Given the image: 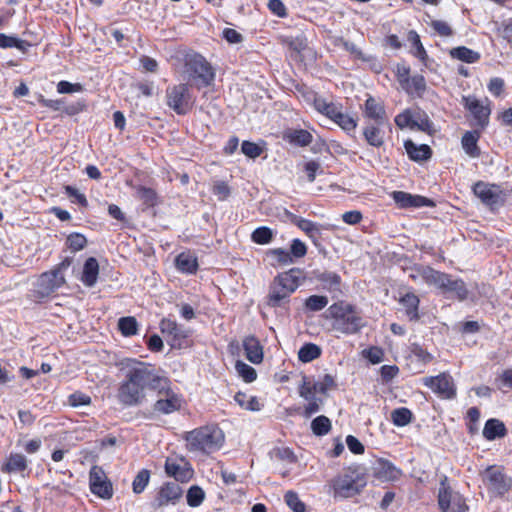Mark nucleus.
<instances>
[{
	"mask_svg": "<svg viewBox=\"0 0 512 512\" xmlns=\"http://www.w3.org/2000/svg\"><path fill=\"white\" fill-rule=\"evenodd\" d=\"M160 330L164 335L171 337L173 341H181L188 337V330L170 319H163L160 322Z\"/></svg>",
	"mask_w": 512,
	"mask_h": 512,
	"instance_id": "393cba45",
	"label": "nucleus"
},
{
	"mask_svg": "<svg viewBox=\"0 0 512 512\" xmlns=\"http://www.w3.org/2000/svg\"><path fill=\"white\" fill-rule=\"evenodd\" d=\"M150 480V472L146 469H143L138 472V474L135 476L132 487L133 492L136 494H140L144 491L146 486L148 485Z\"/></svg>",
	"mask_w": 512,
	"mask_h": 512,
	"instance_id": "49530a36",
	"label": "nucleus"
},
{
	"mask_svg": "<svg viewBox=\"0 0 512 512\" xmlns=\"http://www.w3.org/2000/svg\"><path fill=\"white\" fill-rule=\"evenodd\" d=\"M243 348L247 359L254 363L259 364L263 360V349L260 342L254 336H248L243 340Z\"/></svg>",
	"mask_w": 512,
	"mask_h": 512,
	"instance_id": "5701e85b",
	"label": "nucleus"
},
{
	"mask_svg": "<svg viewBox=\"0 0 512 512\" xmlns=\"http://www.w3.org/2000/svg\"><path fill=\"white\" fill-rule=\"evenodd\" d=\"M431 27L443 37H448L452 35V29L449 24L442 20H433L431 21Z\"/></svg>",
	"mask_w": 512,
	"mask_h": 512,
	"instance_id": "338daca9",
	"label": "nucleus"
},
{
	"mask_svg": "<svg viewBox=\"0 0 512 512\" xmlns=\"http://www.w3.org/2000/svg\"><path fill=\"white\" fill-rule=\"evenodd\" d=\"M186 497L190 507H198L203 502L205 494L199 486H191Z\"/></svg>",
	"mask_w": 512,
	"mask_h": 512,
	"instance_id": "3c124183",
	"label": "nucleus"
},
{
	"mask_svg": "<svg viewBox=\"0 0 512 512\" xmlns=\"http://www.w3.org/2000/svg\"><path fill=\"white\" fill-rule=\"evenodd\" d=\"M290 142L300 146H307L312 142V135L303 129L293 130L288 134Z\"/></svg>",
	"mask_w": 512,
	"mask_h": 512,
	"instance_id": "c03bdc74",
	"label": "nucleus"
},
{
	"mask_svg": "<svg viewBox=\"0 0 512 512\" xmlns=\"http://www.w3.org/2000/svg\"><path fill=\"white\" fill-rule=\"evenodd\" d=\"M234 400L241 408L245 410L259 411L261 409V404L255 396H250L243 392H238L234 396Z\"/></svg>",
	"mask_w": 512,
	"mask_h": 512,
	"instance_id": "e433bc0d",
	"label": "nucleus"
},
{
	"mask_svg": "<svg viewBox=\"0 0 512 512\" xmlns=\"http://www.w3.org/2000/svg\"><path fill=\"white\" fill-rule=\"evenodd\" d=\"M152 391L156 392L157 397L154 412L167 415L181 408L182 398L171 388V381L167 377L158 374Z\"/></svg>",
	"mask_w": 512,
	"mask_h": 512,
	"instance_id": "423d86ee",
	"label": "nucleus"
},
{
	"mask_svg": "<svg viewBox=\"0 0 512 512\" xmlns=\"http://www.w3.org/2000/svg\"><path fill=\"white\" fill-rule=\"evenodd\" d=\"M118 328L124 336H132L137 333L138 323L134 317H122L118 321Z\"/></svg>",
	"mask_w": 512,
	"mask_h": 512,
	"instance_id": "79ce46f5",
	"label": "nucleus"
},
{
	"mask_svg": "<svg viewBox=\"0 0 512 512\" xmlns=\"http://www.w3.org/2000/svg\"><path fill=\"white\" fill-rule=\"evenodd\" d=\"M176 268L187 274H193L197 271L198 262L197 258L188 252L180 253L175 259Z\"/></svg>",
	"mask_w": 512,
	"mask_h": 512,
	"instance_id": "cd10ccee",
	"label": "nucleus"
},
{
	"mask_svg": "<svg viewBox=\"0 0 512 512\" xmlns=\"http://www.w3.org/2000/svg\"><path fill=\"white\" fill-rule=\"evenodd\" d=\"M431 129H432V123L429 120L428 115L421 110H414L412 130H420L423 132H430Z\"/></svg>",
	"mask_w": 512,
	"mask_h": 512,
	"instance_id": "58836bf2",
	"label": "nucleus"
},
{
	"mask_svg": "<svg viewBox=\"0 0 512 512\" xmlns=\"http://www.w3.org/2000/svg\"><path fill=\"white\" fill-rule=\"evenodd\" d=\"M391 196L399 208L433 206L430 199L404 191H394Z\"/></svg>",
	"mask_w": 512,
	"mask_h": 512,
	"instance_id": "6ab92c4d",
	"label": "nucleus"
},
{
	"mask_svg": "<svg viewBox=\"0 0 512 512\" xmlns=\"http://www.w3.org/2000/svg\"><path fill=\"white\" fill-rule=\"evenodd\" d=\"M450 56L466 63H475L480 59V54L465 46H459L450 50Z\"/></svg>",
	"mask_w": 512,
	"mask_h": 512,
	"instance_id": "f704fd0d",
	"label": "nucleus"
},
{
	"mask_svg": "<svg viewBox=\"0 0 512 512\" xmlns=\"http://www.w3.org/2000/svg\"><path fill=\"white\" fill-rule=\"evenodd\" d=\"M0 47L1 48H17L19 50H25L26 42L14 36H7L0 34Z\"/></svg>",
	"mask_w": 512,
	"mask_h": 512,
	"instance_id": "603ef678",
	"label": "nucleus"
},
{
	"mask_svg": "<svg viewBox=\"0 0 512 512\" xmlns=\"http://www.w3.org/2000/svg\"><path fill=\"white\" fill-rule=\"evenodd\" d=\"M286 504L294 512H305V504L300 500L298 494L292 490H289L284 495Z\"/></svg>",
	"mask_w": 512,
	"mask_h": 512,
	"instance_id": "8fccbe9b",
	"label": "nucleus"
},
{
	"mask_svg": "<svg viewBox=\"0 0 512 512\" xmlns=\"http://www.w3.org/2000/svg\"><path fill=\"white\" fill-rule=\"evenodd\" d=\"M311 430L317 436H324L331 430V421L328 417L321 415L311 422Z\"/></svg>",
	"mask_w": 512,
	"mask_h": 512,
	"instance_id": "ea45409f",
	"label": "nucleus"
},
{
	"mask_svg": "<svg viewBox=\"0 0 512 512\" xmlns=\"http://www.w3.org/2000/svg\"><path fill=\"white\" fill-rule=\"evenodd\" d=\"M403 89L409 94L422 95L426 90V81L422 75H414L404 84Z\"/></svg>",
	"mask_w": 512,
	"mask_h": 512,
	"instance_id": "4c0bfd02",
	"label": "nucleus"
},
{
	"mask_svg": "<svg viewBox=\"0 0 512 512\" xmlns=\"http://www.w3.org/2000/svg\"><path fill=\"white\" fill-rule=\"evenodd\" d=\"M182 494L183 491L177 483H165L159 488L152 506L155 509H162L169 505H176L180 501Z\"/></svg>",
	"mask_w": 512,
	"mask_h": 512,
	"instance_id": "2eb2a0df",
	"label": "nucleus"
},
{
	"mask_svg": "<svg viewBox=\"0 0 512 512\" xmlns=\"http://www.w3.org/2000/svg\"><path fill=\"white\" fill-rule=\"evenodd\" d=\"M126 378L119 385L117 399L125 407L141 405L146 399V389L153 390L158 374L150 364L128 360Z\"/></svg>",
	"mask_w": 512,
	"mask_h": 512,
	"instance_id": "f257e3e1",
	"label": "nucleus"
},
{
	"mask_svg": "<svg viewBox=\"0 0 512 512\" xmlns=\"http://www.w3.org/2000/svg\"><path fill=\"white\" fill-rule=\"evenodd\" d=\"M68 402L75 408L89 406L91 404V397L81 391H76L69 396Z\"/></svg>",
	"mask_w": 512,
	"mask_h": 512,
	"instance_id": "13d9d810",
	"label": "nucleus"
},
{
	"mask_svg": "<svg viewBox=\"0 0 512 512\" xmlns=\"http://www.w3.org/2000/svg\"><path fill=\"white\" fill-rule=\"evenodd\" d=\"M269 255H271L280 264L288 265L293 263V258L290 252L287 251L286 249H273L269 252Z\"/></svg>",
	"mask_w": 512,
	"mask_h": 512,
	"instance_id": "e2e57ef3",
	"label": "nucleus"
},
{
	"mask_svg": "<svg viewBox=\"0 0 512 512\" xmlns=\"http://www.w3.org/2000/svg\"><path fill=\"white\" fill-rule=\"evenodd\" d=\"M82 85L79 83H70L68 81H60L57 84V92L60 94H71L82 91Z\"/></svg>",
	"mask_w": 512,
	"mask_h": 512,
	"instance_id": "0e129e2a",
	"label": "nucleus"
},
{
	"mask_svg": "<svg viewBox=\"0 0 512 512\" xmlns=\"http://www.w3.org/2000/svg\"><path fill=\"white\" fill-rule=\"evenodd\" d=\"M186 72L199 87L207 86L214 78V73L207 61L200 55H194L186 61Z\"/></svg>",
	"mask_w": 512,
	"mask_h": 512,
	"instance_id": "6e6552de",
	"label": "nucleus"
},
{
	"mask_svg": "<svg viewBox=\"0 0 512 512\" xmlns=\"http://www.w3.org/2000/svg\"><path fill=\"white\" fill-rule=\"evenodd\" d=\"M390 129V123H367L363 129V136L366 142L373 147L379 148L385 142V129Z\"/></svg>",
	"mask_w": 512,
	"mask_h": 512,
	"instance_id": "aec40b11",
	"label": "nucleus"
},
{
	"mask_svg": "<svg viewBox=\"0 0 512 512\" xmlns=\"http://www.w3.org/2000/svg\"><path fill=\"white\" fill-rule=\"evenodd\" d=\"M324 317L331 320L332 330L347 335L359 332L365 325L355 307L344 301L329 306Z\"/></svg>",
	"mask_w": 512,
	"mask_h": 512,
	"instance_id": "7ed1b4c3",
	"label": "nucleus"
},
{
	"mask_svg": "<svg viewBox=\"0 0 512 512\" xmlns=\"http://www.w3.org/2000/svg\"><path fill=\"white\" fill-rule=\"evenodd\" d=\"M320 355L321 348L314 343H306L298 351V358L303 363H309Z\"/></svg>",
	"mask_w": 512,
	"mask_h": 512,
	"instance_id": "c9c22d12",
	"label": "nucleus"
},
{
	"mask_svg": "<svg viewBox=\"0 0 512 512\" xmlns=\"http://www.w3.org/2000/svg\"><path fill=\"white\" fill-rule=\"evenodd\" d=\"M27 466L28 461L24 455L19 453H11L1 470L6 473H16L24 471Z\"/></svg>",
	"mask_w": 512,
	"mask_h": 512,
	"instance_id": "c756f323",
	"label": "nucleus"
},
{
	"mask_svg": "<svg viewBox=\"0 0 512 512\" xmlns=\"http://www.w3.org/2000/svg\"><path fill=\"white\" fill-rule=\"evenodd\" d=\"M167 105L177 114H186L192 107L193 100L186 84H179L167 88Z\"/></svg>",
	"mask_w": 512,
	"mask_h": 512,
	"instance_id": "1a4fd4ad",
	"label": "nucleus"
},
{
	"mask_svg": "<svg viewBox=\"0 0 512 512\" xmlns=\"http://www.w3.org/2000/svg\"><path fill=\"white\" fill-rule=\"evenodd\" d=\"M89 486L93 494L102 499H110L113 496L111 482L107 479L105 472L99 466H93L89 473Z\"/></svg>",
	"mask_w": 512,
	"mask_h": 512,
	"instance_id": "4468645a",
	"label": "nucleus"
},
{
	"mask_svg": "<svg viewBox=\"0 0 512 512\" xmlns=\"http://www.w3.org/2000/svg\"><path fill=\"white\" fill-rule=\"evenodd\" d=\"M363 115L369 120L368 123H389L384 105L372 96H369L365 101Z\"/></svg>",
	"mask_w": 512,
	"mask_h": 512,
	"instance_id": "a211bd4d",
	"label": "nucleus"
},
{
	"mask_svg": "<svg viewBox=\"0 0 512 512\" xmlns=\"http://www.w3.org/2000/svg\"><path fill=\"white\" fill-rule=\"evenodd\" d=\"M475 196L490 209L499 207L503 201V192L498 185L478 181L473 186Z\"/></svg>",
	"mask_w": 512,
	"mask_h": 512,
	"instance_id": "9d476101",
	"label": "nucleus"
},
{
	"mask_svg": "<svg viewBox=\"0 0 512 512\" xmlns=\"http://www.w3.org/2000/svg\"><path fill=\"white\" fill-rule=\"evenodd\" d=\"M98 275V261L94 257H89L84 263L80 280L86 287H93L97 283Z\"/></svg>",
	"mask_w": 512,
	"mask_h": 512,
	"instance_id": "4be33fe9",
	"label": "nucleus"
},
{
	"mask_svg": "<svg viewBox=\"0 0 512 512\" xmlns=\"http://www.w3.org/2000/svg\"><path fill=\"white\" fill-rule=\"evenodd\" d=\"M335 123L338 124L347 133L354 131L357 127V120L343 112L338 115Z\"/></svg>",
	"mask_w": 512,
	"mask_h": 512,
	"instance_id": "6e6d98bb",
	"label": "nucleus"
},
{
	"mask_svg": "<svg viewBox=\"0 0 512 512\" xmlns=\"http://www.w3.org/2000/svg\"><path fill=\"white\" fill-rule=\"evenodd\" d=\"M311 385L315 386V389L318 391V393L325 394L329 389L335 386V381L331 375L326 374L319 381H314L311 379Z\"/></svg>",
	"mask_w": 512,
	"mask_h": 512,
	"instance_id": "bf43d9fd",
	"label": "nucleus"
},
{
	"mask_svg": "<svg viewBox=\"0 0 512 512\" xmlns=\"http://www.w3.org/2000/svg\"><path fill=\"white\" fill-rule=\"evenodd\" d=\"M505 434V425L498 419L488 420L483 429V436L487 440H494L496 438L504 437Z\"/></svg>",
	"mask_w": 512,
	"mask_h": 512,
	"instance_id": "72a5a7b5",
	"label": "nucleus"
},
{
	"mask_svg": "<svg viewBox=\"0 0 512 512\" xmlns=\"http://www.w3.org/2000/svg\"><path fill=\"white\" fill-rule=\"evenodd\" d=\"M479 137L480 134L476 130L468 131L462 136V147L470 157L476 158L480 155V150L477 145Z\"/></svg>",
	"mask_w": 512,
	"mask_h": 512,
	"instance_id": "2f4dec72",
	"label": "nucleus"
},
{
	"mask_svg": "<svg viewBox=\"0 0 512 512\" xmlns=\"http://www.w3.org/2000/svg\"><path fill=\"white\" fill-rule=\"evenodd\" d=\"M485 102L478 100L474 96H464L462 99L463 106L473 116V125L481 129L487 126L491 113L489 101L486 99Z\"/></svg>",
	"mask_w": 512,
	"mask_h": 512,
	"instance_id": "9b49d317",
	"label": "nucleus"
},
{
	"mask_svg": "<svg viewBox=\"0 0 512 512\" xmlns=\"http://www.w3.org/2000/svg\"><path fill=\"white\" fill-rule=\"evenodd\" d=\"M235 369L239 376L242 377L245 382L250 383L257 378V373L255 369L242 361L236 362Z\"/></svg>",
	"mask_w": 512,
	"mask_h": 512,
	"instance_id": "a18cd8bd",
	"label": "nucleus"
},
{
	"mask_svg": "<svg viewBox=\"0 0 512 512\" xmlns=\"http://www.w3.org/2000/svg\"><path fill=\"white\" fill-rule=\"evenodd\" d=\"M87 243L86 238L79 233H73L68 236L67 238V245L70 249L73 251H80L82 250Z\"/></svg>",
	"mask_w": 512,
	"mask_h": 512,
	"instance_id": "680f3d73",
	"label": "nucleus"
},
{
	"mask_svg": "<svg viewBox=\"0 0 512 512\" xmlns=\"http://www.w3.org/2000/svg\"><path fill=\"white\" fill-rule=\"evenodd\" d=\"M307 253V247L304 242L299 239H294L291 244L290 254L293 257L301 258Z\"/></svg>",
	"mask_w": 512,
	"mask_h": 512,
	"instance_id": "774afa93",
	"label": "nucleus"
},
{
	"mask_svg": "<svg viewBox=\"0 0 512 512\" xmlns=\"http://www.w3.org/2000/svg\"><path fill=\"white\" fill-rule=\"evenodd\" d=\"M69 259L63 260L53 269L42 273L34 283L33 294L37 299L50 297L66 283L65 271L70 266Z\"/></svg>",
	"mask_w": 512,
	"mask_h": 512,
	"instance_id": "39448f33",
	"label": "nucleus"
},
{
	"mask_svg": "<svg viewBox=\"0 0 512 512\" xmlns=\"http://www.w3.org/2000/svg\"><path fill=\"white\" fill-rule=\"evenodd\" d=\"M273 233L270 228L266 226L259 227L252 233V240L257 244H268L271 242Z\"/></svg>",
	"mask_w": 512,
	"mask_h": 512,
	"instance_id": "09e8293b",
	"label": "nucleus"
},
{
	"mask_svg": "<svg viewBox=\"0 0 512 512\" xmlns=\"http://www.w3.org/2000/svg\"><path fill=\"white\" fill-rule=\"evenodd\" d=\"M414 110L406 109L395 117V124L400 128L412 130Z\"/></svg>",
	"mask_w": 512,
	"mask_h": 512,
	"instance_id": "864d4df0",
	"label": "nucleus"
},
{
	"mask_svg": "<svg viewBox=\"0 0 512 512\" xmlns=\"http://www.w3.org/2000/svg\"><path fill=\"white\" fill-rule=\"evenodd\" d=\"M419 298L414 293H406L400 298V304L405 309V314L411 321L418 320Z\"/></svg>",
	"mask_w": 512,
	"mask_h": 512,
	"instance_id": "7c9ffc66",
	"label": "nucleus"
},
{
	"mask_svg": "<svg viewBox=\"0 0 512 512\" xmlns=\"http://www.w3.org/2000/svg\"><path fill=\"white\" fill-rule=\"evenodd\" d=\"M293 222L313 241L314 244L318 243L322 234V225L300 217H295Z\"/></svg>",
	"mask_w": 512,
	"mask_h": 512,
	"instance_id": "a878e982",
	"label": "nucleus"
},
{
	"mask_svg": "<svg viewBox=\"0 0 512 512\" xmlns=\"http://www.w3.org/2000/svg\"><path fill=\"white\" fill-rule=\"evenodd\" d=\"M495 383L498 389H512V368L505 369L500 373L496 379Z\"/></svg>",
	"mask_w": 512,
	"mask_h": 512,
	"instance_id": "052dcab7",
	"label": "nucleus"
},
{
	"mask_svg": "<svg viewBox=\"0 0 512 512\" xmlns=\"http://www.w3.org/2000/svg\"><path fill=\"white\" fill-rule=\"evenodd\" d=\"M484 483L495 495H503L510 487V481L502 470L496 466L488 467L482 474Z\"/></svg>",
	"mask_w": 512,
	"mask_h": 512,
	"instance_id": "dca6fc26",
	"label": "nucleus"
},
{
	"mask_svg": "<svg viewBox=\"0 0 512 512\" xmlns=\"http://www.w3.org/2000/svg\"><path fill=\"white\" fill-rule=\"evenodd\" d=\"M166 473L180 482H187L193 475L190 464L184 458L168 457L165 462Z\"/></svg>",
	"mask_w": 512,
	"mask_h": 512,
	"instance_id": "f3484780",
	"label": "nucleus"
},
{
	"mask_svg": "<svg viewBox=\"0 0 512 512\" xmlns=\"http://www.w3.org/2000/svg\"><path fill=\"white\" fill-rule=\"evenodd\" d=\"M186 448L196 455H210L218 451L225 440L223 431L215 425H207L185 434Z\"/></svg>",
	"mask_w": 512,
	"mask_h": 512,
	"instance_id": "f03ea898",
	"label": "nucleus"
},
{
	"mask_svg": "<svg viewBox=\"0 0 512 512\" xmlns=\"http://www.w3.org/2000/svg\"><path fill=\"white\" fill-rule=\"evenodd\" d=\"M242 152L249 158H256L262 153V148L257 144L244 141L241 145Z\"/></svg>",
	"mask_w": 512,
	"mask_h": 512,
	"instance_id": "69168bd1",
	"label": "nucleus"
},
{
	"mask_svg": "<svg viewBox=\"0 0 512 512\" xmlns=\"http://www.w3.org/2000/svg\"><path fill=\"white\" fill-rule=\"evenodd\" d=\"M298 391L300 397L307 402L304 406V416L310 417L317 413L320 410L323 401L321 398L316 396L318 391L315 389L314 385H311V378L302 376L301 382L298 386Z\"/></svg>",
	"mask_w": 512,
	"mask_h": 512,
	"instance_id": "f8f14e48",
	"label": "nucleus"
},
{
	"mask_svg": "<svg viewBox=\"0 0 512 512\" xmlns=\"http://www.w3.org/2000/svg\"><path fill=\"white\" fill-rule=\"evenodd\" d=\"M367 484L365 474L356 468H348L332 480L334 496L350 498L359 494Z\"/></svg>",
	"mask_w": 512,
	"mask_h": 512,
	"instance_id": "0eeeda50",
	"label": "nucleus"
},
{
	"mask_svg": "<svg viewBox=\"0 0 512 512\" xmlns=\"http://www.w3.org/2000/svg\"><path fill=\"white\" fill-rule=\"evenodd\" d=\"M136 196L138 199L143 201V203L149 207H152L156 204V193L154 190L146 187H138L136 191Z\"/></svg>",
	"mask_w": 512,
	"mask_h": 512,
	"instance_id": "5fc2aeb1",
	"label": "nucleus"
},
{
	"mask_svg": "<svg viewBox=\"0 0 512 512\" xmlns=\"http://www.w3.org/2000/svg\"><path fill=\"white\" fill-rule=\"evenodd\" d=\"M443 293H453L459 301L468 299L469 291L466 284L461 279H452L450 275L445 280V285L442 290Z\"/></svg>",
	"mask_w": 512,
	"mask_h": 512,
	"instance_id": "b1692460",
	"label": "nucleus"
},
{
	"mask_svg": "<svg viewBox=\"0 0 512 512\" xmlns=\"http://www.w3.org/2000/svg\"><path fill=\"white\" fill-rule=\"evenodd\" d=\"M423 384L442 398L451 399L456 395L454 381L447 373L425 377Z\"/></svg>",
	"mask_w": 512,
	"mask_h": 512,
	"instance_id": "ddd939ff",
	"label": "nucleus"
},
{
	"mask_svg": "<svg viewBox=\"0 0 512 512\" xmlns=\"http://www.w3.org/2000/svg\"><path fill=\"white\" fill-rule=\"evenodd\" d=\"M304 280L300 269H290L277 275L271 283L268 294V305L278 307L294 293Z\"/></svg>",
	"mask_w": 512,
	"mask_h": 512,
	"instance_id": "20e7f679",
	"label": "nucleus"
},
{
	"mask_svg": "<svg viewBox=\"0 0 512 512\" xmlns=\"http://www.w3.org/2000/svg\"><path fill=\"white\" fill-rule=\"evenodd\" d=\"M408 40L411 42L414 56L424 62L427 58V53L420 41L419 35L415 31H410Z\"/></svg>",
	"mask_w": 512,
	"mask_h": 512,
	"instance_id": "37998d69",
	"label": "nucleus"
},
{
	"mask_svg": "<svg viewBox=\"0 0 512 512\" xmlns=\"http://www.w3.org/2000/svg\"><path fill=\"white\" fill-rule=\"evenodd\" d=\"M320 280L324 283V287L329 291L339 290L340 286V277L336 273L327 272L323 273L320 277Z\"/></svg>",
	"mask_w": 512,
	"mask_h": 512,
	"instance_id": "4d7b16f0",
	"label": "nucleus"
},
{
	"mask_svg": "<svg viewBox=\"0 0 512 512\" xmlns=\"http://www.w3.org/2000/svg\"><path fill=\"white\" fill-rule=\"evenodd\" d=\"M460 496L459 493L454 492L447 484V477H443L440 482L438 491V504L443 512L449 511L450 507L455 502V497Z\"/></svg>",
	"mask_w": 512,
	"mask_h": 512,
	"instance_id": "412c9836",
	"label": "nucleus"
},
{
	"mask_svg": "<svg viewBox=\"0 0 512 512\" xmlns=\"http://www.w3.org/2000/svg\"><path fill=\"white\" fill-rule=\"evenodd\" d=\"M329 303L328 297L324 295H311L304 303L305 309L310 312H318L324 309Z\"/></svg>",
	"mask_w": 512,
	"mask_h": 512,
	"instance_id": "a19ab883",
	"label": "nucleus"
},
{
	"mask_svg": "<svg viewBox=\"0 0 512 512\" xmlns=\"http://www.w3.org/2000/svg\"><path fill=\"white\" fill-rule=\"evenodd\" d=\"M404 147L411 160L423 161L431 157V149L426 144L416 145L413 141L407 140Z\"/></svg>",
	"mask_w": 512,
	"mask_h": 512,
	"instance_id": "bb28decb",
	"label": "nucleus"
},
{
	"mask_svg": "<svg viewBox=\"0 0 512 512\" xmlns=\"http://www.w3.org/2000/svg\"><path fill=\"white\" fill-rule=\"evenodd\" d=\"M391 418H392L393 423L396 426L401 427V426H405L410 423L411 418H412V413L407 408H398L392 412Z\"/></svg>",
	"mask_w": 512,
	"mask_h": 512,
	"instance_id": "de8ad7c7",
	"label": "nucleus"
},
{
	"mask_svg": "<svg viewBox=\"0 0 512 512\" xmlns=\"http://www.w3.org/2000/svg\"><path fill=\"white\" fill-rule=\"evenodd\" d=\"M401 471L389 461L380 460L375 468V475L383 481H392L399 478Z\"/></svg>",
	"mask_w": 512,
	"mask_h": 512,
	"instance_id": "c85d7f7f",
	"label": "nucleus"
},
{
	"mask_svg": "<svg viewBox=\"0 0 512 512\" xmlns=\"http://www.w3.org/2000/svg\"><path fill=\"white\" fill-rule=\"evenodd\" d=\"M448 274L436 271L430 267H425L421 271V278L425 281V283L429 285H433L436 288L442 290L445 285V280Z\"/></svg>",
	"mask_w": 512,
	"mask_h": 512,
	"instance_id": "473e14b6",
	"label": "nucleus"
}]
</instances>
